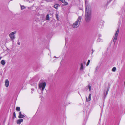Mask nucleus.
Instances as JSON below:
<instances>
[{
	"label": "nucleus",
	"mask_w": 125,
	"mask_h": 125,
	"mask_svg": "<svg viewBox=\"0 0 125 125\" xmlns=\"http://www.w3.org/2000/svg\"><path fill=\"white\" fill-rule=\"evenodd\" d=\"M1 64L3 65H4L5 63V62L4 60H1Z\"/></svg>",
	"instance_id": "nucleus-12"
},
{
	"label": "nucleus",
	"mask_w": 125,
	"mask_h": 125,
	"mask_svg": "<svg viewBox=\"0 0 125 125\" xmlns=\"http://www.w3.org/2000/svg\"><path fill=\"white\" fill-rule=\"evenodd\" d=\"M119 29H118L115 32V36L113 37V41L114 44L115 43L117 39V36L119 33Z\"/></svg>",
	"instance_id": "nucleus-4"
},
{
	"label": "nucleus",
	"mask_w": 125,
	"mask_h": 125,
	"mask_svg": "<svg viewBox=\"0 0 125 125\" xmlns=\"http://www.w3.org/2000/svg\"><path fill=\"white\" fill-rule=\"evenodd\" d=\"M91 7L89 5L86 6L85 15L91 17Z\"/></svg>",
	"instance_id": "nucleus-2"
},
{
	"label": "nucleus",
	"mask_w": 125,
	"mask_h": 125,
	"mask_svg": "<svg viewBox=\"0 0 125 125\" xmlns=\"http://www.w3.org/2000/svg\"><path fill=\"white\" fill-rule=\"evenodd\" d=\"M46 85V82L44 81L40 83L39 84V88L43 92L45 87Z\"/></svg>",
	"instance_id": "nucleus-3"
},
{
	"label": "nucleus",
	"mask_w": 125,
	"mask_h": 125,
	"mask_svg": "<svg viewBox=\"0 0 125 125\" xmlns=\"http://www.w3.org/2000/svg\"><path fill=\"white\" fill-rule=\"evenodd\" d=\"M108 91H107L106 92V94H107L108 93Z\"/></svg>",
	"instance_id": "nucleus-26"
},
{
	"label": "nucleus",
	"mask_w": 125,
	"mask_h": 125,
	"mask_svg": "<svg viewBox=\"0 0 125 125\" xmlns=\"http://www.w3.org/2000/svg\"><path fill=\"white\" fill-rule=\"evenodd\" d=\"M91 94H90L89 95L88 99L87 97H86V101H87L88 102L90 101L91 100Z\"/></svg>",
	"instance_id": "nucleus-11"
},
{
	"label": "nucleus",
	"mask_w": 125,
	"mask_h": 125,
	"mask_svg": "<svg viewBox=\"0 0 125 125\" xmlns=\"http://www.w3.org/2000/svg\"><path fill=\"white\" fill-rule=\"evenodd\" d=\"M88 88L89 89V90L90 91H91V87L90 85H89L88 86Z\"/></svg>",
	"instance_id": "nucleus-22"
},
{
	"label": "nucleus",
	"mask_w": 125,
	"mask_h": 125,
	"mask_svg": "<svg viewBox=\"0 0 125 125\" xmlns=\"http://www.w3.org/2000/svg\"><path fill=\"white\" fill-rule=\"evenodd\" d=\"M56 18L57 19V20H59V18L58 17V14L57 13H56Z\"/></svg>",
	"instance_id": "nucleus-17"
},
{
	"label": "nucleus",
	"mask_w": 125,
	"mask_h": 125,
	"mask_svg": "<svg viewBox=\"0 0 125 125\" xmlns=\"http://www.w3.org/2000/svg\"><path fill=\"white\" fill-rule=\"evenodd\" d=\"M16 117V114L15 112H14L13 113V118H14Z\"/></svg>",
	"instance_id": "nucleus-21"
},
{
	"label": "nucleus",
	"mask_w": 125,
	"mask_h": 125,
	"mask_svg": "<svg viewBox=\"0 0 125 125\" xmlns=\"http://www.w3.org/2000/svg\"><path fill=\"white\" fill-rule=\"evenodd\" d=\"M53 7H54L55 8V5H54L53 6Z\"/></svg>",
	"instance_id": "nucleus-29"
},
{
	"label": "nucleus",
	"mask_w": 125,
	"mask_h": 125,
	"mask_svg": "<svg viewBox=\"0 0 125 125\" xmlns=\"http://www.w3.org/2000/svg\"><path fill=\"white\" fill-rule=\"evenodd\" d=\"M25 117V116L24 114H21V112H20L19 113V115L18 116V118H19L20 119L23 118Z\"/></svg>",
	"instance_id": "nucleus-7"
},
{
	"label": "nucleus",
	"mask_w": 125,
	"mask_h": 125,
	"mask_svg": "<svg viewBox=\"0 0 125 125\" xmlns=\"http://www.w3.org/2000/svg\"><path fill=\"white\" fill-rule=\"evenodd\" d=\"M16 110L17 111H19L20 110V108L19 107H17L16 108Z\"/></svg>",
	"instance_id": "nucleus-18"
},
{
	"label": "nucleus",
	"mask_w": 125,
	"mask_h": 125,
	"mask_svg": "<svg viewBox=\"0 0 125 125\" xmlns=\"http://www.w3.org/2000/svg\"><path fill=\"white\" fill-rule=\"evenodd\" d=\"M55 6H56V7H55V8L56 9H57L58 7H60V5L58 4H56Z\"/></svg>",
	"instance_id": "nucleus-14"
},
{
	"label": "nucleus",
	"mask_w": 125,
	"mask_h": 125,
	"mask_svg": "<svg viewBox=\"0 0 125 125\" xmlns=\"http://www.w3.org/2000/svg\"><path fill=\"white\" fill-rule=\"evenodd\" d=\"M109 0V1H111L112 0Z\"/></svg>",
	"instance_id": "nucleus-28"
},
{
	"label": "nucleus",
	"mask_w": 125,
	"mask_h": 125,
	"mask_svg": "<svg viewBox=\"0 0 125 125\" xmlns=\"http://www.w3.org/2000/svg\"><path fill=\"white\" fill-rule=\"evenodd\" d=\"M5 85L6 87H8L9 84V82L8 79L6 80L5 81Z\"/></svg>",
	"instance_id": "nucleus-8"
},
{
	"label": "nucleus",
	"mask_w": 125,
	"mask_h": 125,
	"mask_svg": "<svg viewBox=\"0 0 125 125\" xmlns=\"http://www.w3.org/2000/svg\"><path fill=\"white\" fill-rule=\"evenodd\" d=\"M116 69V68L115 67H114L112 69V71L113 72H115V71Z\"/></svg>",
	"instance_id": "nucleus-15"
},
{
	"label": "nucleus",
	"mask_w": 125,
	"mask_h": 125,
	"mask_svg": "<svg viewBox=\"0 0 125 125\" xmlns=\"http://www.w3.org/2000/svg\"><path fill=\"white\" fill-rule=\"evenodd\" d=\"M46 19L47 20H49V16L48 14H47L46 17Z\"/></svg>",
	"instance_id": "nucleus-16"
},
{
	"label": "nucleus",
	"mask_w": 125,
	"mask_h": 125,
	"mask_svg": "<svg viewBox=\"0 0 125 125\" xmlns=\"http://www.w3.org/2000/svg\"><path fill=\"white\" fill-rule=\"evenodd\" d=\"M23 119H18L17 120V123L18 124H20L21 122H22L23 121Z\"/></svg>",
	"instance_id": "nucleus-10"
},
{
	"label": "nucleus",
	"mask_w": 125,
	"mask_h": 125,
	"mask_svg": "<svg viewBox=\"0 0 125 125\" xmlns=\"http://www.w3.org/2000/svg\"><path fill=\"white\" fill-rule=\"evenodd\" d=\"M97 67L96 68V69H97Z\"/></svg>",
	"instance_id": "nucleus-30"
},
{
	"label": "nucleus",
	"mask_w": 125,
	"mask_h": 125,
	"mask_svg": "<svg viewBox=\"0 0 125 125\" xmlns=\"http://www.w3.org/2000/svg\"><path fill=\"white\" fill-rule=\"evenodd\" d=\"M16 33V31L13 32L9 35V36L11 40H12L15 38V34Z\"/></svg>",
	"instance_id": "nucleus-5"
},
{
	"label": "nucleus",
	"mask_w": 125,
	"mask_h": 125,
	"mask_svg": "<svg viewBox=\"0 0 125 125\" xmlns=\"http://www.w3.org/2000/svg\"><path fill=\"white\" fill-rule=\"evenodd\" d=\"M63 3H64V5H66L68 4V3L64 1Z\"/></svg>",
	"instance_id": "nucleus-19"
},
{
	"label": "nucleus",
	"mask_w": 125,
	"mask_h": 125,
	"mask_svg": "<svg viewBox=\"0 0 125 125\" xmlns=\"http://www.w3.org/2000/svg\"><path fill=\"white\" fill-rule=\"evenodd\" d=\"M101 35H99V36H98V37H101Z\"/></svg>",
	"instance_id": "nucleus-25"
},
{
	"label": "nucleus",
	"mask_w": 125,
	"mask_h": 125,
	"mask_svg": "<svg viewBox=\"0 0 125 125\" xmlns=\"http://www.w3.org/2000/svg\"><path fill=\"white\" fill-rule=\"evenodd\" d=\"M18 44H19V45H20V43H18Z\"/></svg>",
	"instance_id": "nucleus-27"
},
{
	"label": "nucleus",
	"mask_w": 125,
	"mask_h": 125,
	"mask_svg": "<svg viewBox=\"0 0 125 125\" xmlns=\"http://www.w3.org/2000/svg\"><path fill=\"white\" fill-rule=\"evenodd\" d=\"M20 5L21 8V9L22 10L26 8L24 6L21 5Z\"/></svg>",
	"instance_id": "nucleus-13"
},
{
	"label": "nucleus",
	"mask_w": 125,
	"mask_h": 125,
	"mask_svg": "<svg viewBox=\"0 0 125 125\" xmlns=\"http://www.w3.org/2000/svg\"><path fill=\"white\" fill-rule=\"evenodd\" d=\"M102 39H100V38H99L98 40H97V41L98 42H100V41L101 40H102Z\"/></svg>",
	"instance_id": "nucleus-23"
},
{
	"label": "nucleus",
	"mask_w": 125,
	"mask_h": 125,
	"mask_svg": "<svg viewBox=\"0 0 125 125\" xmlns=\"http://www.w3.org/2000/svg\"><path fill=\"white\" fill-rule=\"evenodd\" d=\"M81 17L79 16L77 19V21L73 24V27L74 28H77L79 26L81 20Z\"/></svg>",
	"instance_id": "nucleus-1"
},
{
	"label": "nucleus",
	"mask_w": 125,
	"mask_h": 125,
	"mask_svg": "<svg viewBox=\"0 0 125 125\" xmlns=\"http://www.w3.org/2000/svg\"><path fill=\"white\" fill-rule=\"evenodd\" d=\"M90 60H88V62H87V64H86V66H88V65H89V63H90Z\"/></svg>",
	"instance_id": "nucleus-20"
},
{
	"label": "nucleus",
	"mask_w": 125,
	"mask_h": 125,
	"mask_svg": "<svg viewBox=\"0 0 125 125\" xmlns=\"http://www.w3.org/2000/svg\"><path fill=\"white\" fill-rule=\"evenodd\" d=\"M0 59H1V58H0Z\"/></svg>",
	"instance_id": "nucleus-31"
},
{
	"label": "nucleus",
	"mask_w": 125,
	"mask_h": 125,
	"mask_svg": "<svg viewBox=\"0 0 125 125\" xmlns=\"http://www.w3.org/2000/svg\"><path fill=\"white\" fill-rule=\"evenodd\" d=\"M65 0H61L60 1H61L62 3H63L64 2Z\"/></svg>",
	"instance_id": "nucleus-24"
},
{
	"label": "nucleus",
	"mask_w": 125,
	"mask_h": 125,
	"mask_svg": "<svg viewBox=\"0 0 125 125\" xmlns=\"http://www.w3.org/2000/svg\"><path fill=\"white\" fill-rule=\"evenodd\" d=\"M84 69V67L83 66V63H81L80 64V70L81 71H83Z\"/></svg>",
	"instance_id": "nucleus-9"
},
{
	"label": "nucleus",
	"mask_w": 125,
	"mask_h": 125,
	"mask_svg": "<svg viewBox=\"0 0 125 125\" xmlns=\"http://www.w3.org/2000/svg\"><path fill=\"white\" fill-rule=\"evenodd\" d=\"M91 16H88L87 15H85V19L86 22H89L90 21L91 18Z\"/></svg>",
	"instance_id": "nucleus-6"
}]
</instances>
